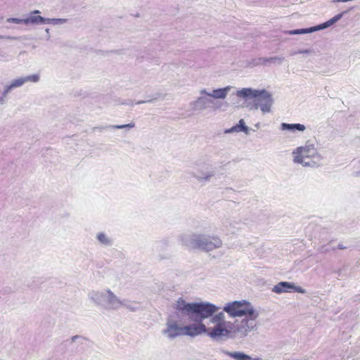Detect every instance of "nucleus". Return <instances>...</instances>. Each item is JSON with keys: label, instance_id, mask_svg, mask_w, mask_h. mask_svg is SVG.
<instances>
[{"label": "nucleus", "instance_id": "nucleus-1", "mask_svg": "<svg viewBox=\"0 0 360 360\" xmlns=\"http://www.w3.org/2000/svg\"><path fill=\"white\" fill-rule=\"evenodd\" d=\"M175 309L191 321H200L212 316L220 307L208 302H186L179 298L175 304Z\"/></svg>", "mask_w": 360, "mask_h": 360}, {"label": "nucleus", "instance_id": "nucleus-2", "mask_svg": "<svg viewBox=\"0 0 360 360\" xmlns=\"http://www.w3.org/2000/svg\"><path fill=\"white\" fill-rule=\"evenodd\" d=\"M236 94L245 100L253 99L252 102L248 103L247 107L250 110L260 109L263 114L270 112L274 103L272 94L266 89L243 88L238 90Z\"/></svg>", "mask_w": 360, "mask_h": 360}, {"label": "nucleus", "instance_id": "nucleus-3", "mask_svg": "<svg viewBox=\"0 0 360 360\" xmlns=\"http://www.w3.org/2000/svg\"><path fill=\"white\" fill-rule=\"evenodd\" d=\"M183 245L198 249L205 252H210L219 248L222 245V240L215 236L205 234H184L181 237Z\"/></svg>", "mask_w": 360, "mask_h": 360}, {"label": "nucleus", "instance_id": "nucleus-4", "mask_svg": "<svg viewBox=\"0 0 360 360\" xmlns=\"http://www.w3.org/2000/svg\"><path fill=\"white\" fill-rule=\"evenodd\" d=\"M259 316V312L254 309L252 311H248L240 321H236L231 327L233 338H243L250 332L257 330L258 328L257 319Z\"/></svg>", "mask_w": 360, "mask_h": 360}, {"label": "nucleus", "instance_id": "nucleus-5", "mask_svg": "<svg viewBox=\"0 0 360 360\" xmlns=\"http://www.w3.org/2000/svg\"><path fill=\"white\" fill-rule=\"evenodd\" d=\"M294 155V162L300 163L304 167H312L315 165V162L308 161L311 158H317L321 159V155L317 153L314 144L308 143L304 146L298 147L292 152Z\"/></svg>", "mask_w": 360, "mask_h": 360}, {"label": "nucleus", "instance_id": "nucleus-6", "mask_svg": "<svg viewBox=\"0 0 360 360\" xmlns=\"http://www.w3.org/2000/svg\"><path fill=\"white\" fill-rule=\"evenodd\" d=\"M89 297L96 305L108 310H114L115 304L118 303L117 296L110 289L105 292L92 291L89 293Z\"/></svg>", "mask_w": 360, "mask_h": 360}, {"label": "nucleus", "instance_id": "nucleus-7", "mask_svg": "<svg viewBox=\"0 0 360 360\" xmlns=\"http://www.w3.org/2000/svg\"><path fill=\"white\" fill-rule=\"evenodd\" d=\"M199 94L200 96L189 103L192 110L202 112L211 108L213 111H215L222 106L220 101H214L210 96H207L206 94H202L201 90Z\"/></svg>", "mask_w": 360, "mask_h": 360}, {"label": "nucleus", "instance_id": "nucleus-8", "mask_svg": "<svg viewBox=\"0 0 360 360\" xmlns=\"http://www.w3.org/2000/svg\"><path fill=\"white\" fill-rule=\"evenodd\" d=\"M254 309L255 307L250 302L243 300L226 303L223 311L226 312L230 317L235 318L242 317L247 314L248 311H252Z\"/></svg>", "mask_w": 360, "mask_h": 360}, {"label": "nucleus", "instance_id": "nucleus-9", "mask_svg": "<svg viewBox=\"0 0 360 360\" xmlns=\"http://www.w3.org/2000/svg\"><path fill=\"white\" fill-rule=\"evenodd\" d=\"M162 334L169 340H174L179 336H184V326H180L176 321L168 319Z\"/></svg>", "mask_w": 360, "mask_h": 360}, {"label": "nucleus", "instance_id": "nucleus-10", "mask_svg": "<svg viewBox=\"0 0 360 360\" xmlns=\"http://www.w3.org/2000/svg\"><path fill=\"white\" fill-rule=\"evenodd\" d=\"M228 325L215 324L213 328H208L206 334L212 340H218L222 338H233L232 336V329L227 328Z\"/></svg>", "mask_w": 360, "mask_h": 360}, {"label": "nucleus", "instance_id": "nucleus-11", "mask_svg": "<svg viewBox=\"0 0 360 360\" xmlns=\"http://www.w3.org/2000/svg\"><path fill=\"white\" fill-rule=\"evenodd\" d=\"M197 323H192L184 326V335L195 337L206 333L208 328L202 323V321H194Z\"/></svg>", "mask_w": 360, "mask_h": 360}, {"label": "nucleus", "instance_id": "nucleus-12", "mask_svg": "<svg viewBox=\"0 0 360 360\" xmlns=\"http://www.w3.org/2000/svg\"><path fill=\"white\" fill-rule=\"evenodd\" d=\"M291 290H293L295 292L302 294L306 292V290L302 287L297 286L293 283H290L287 281L279 282L277 285H274V287L272 289V291L277 294H281L282 292H291Z\"/></svg>", "mask_w": 360, "mask_h": 360}, {"label": "nucleus", "instance_id": "nucleus-13", "mask_svg": "<svg viewBox=\"0 0 360 360\" xmlns=\"http://www.w3.org/2000/svg\"><path fill=\"white\" fill-rule=\"evenodd\" d=\"M210 166L205 165L198 170V173H193V176L200 182H207L214 176V171L209 169Z\"/></svg>", "mask_w": 360, "mask_h": 360}, {"label": "nucleus", "instance_id": "nucleus-14", "mask_svg": "<svg viewBox=\"0 0 360 360\" xmlns=\"http://www.w3.org/2000/svg\"><path fill=\"white\" fill-rule=\"evenodd\" d=\"M231 86H227L224 88L213 89L212 92H208L205 89H201L202 94H206L207 96H210L212 99H224L227 96Z\"/></svg>", "mask_w": 360, "mask_h": 360}, {"label": "nucleus", "instance_id": "nucleus-15", "mask_svg": "<svg viewBox=\"0 0 360 360\" xmlns=\"http://www.w3.org/2000/svg\"><path fill=\"white\" fill-rule=\"evenodd\" d=\"M39 81V75L38 74H34L15 79L12 80L10 84L13 89H15L22 86L26 82H38Z\"/></svg>", "mask_w": 360, "mask_h": 360}, {"label": "nucleus", "instance_id": "nucleus-16", "mask_svg": "<svg viewBox=\"0 0 360 360\" xmlns=\"http://www.w3.org/2000/svg\"><path fill=\"white\" fill-rule=\"evenodd\" d=\"M117 302H118V303L116 302V304H115L114 310H117V309H120L121 307H124L127 309H129L131 311H135L138 310V309H139L138 303L136 302H132V301H130L128 300H122L118 297H117Z\"/></svg>", "mask_w": 360, "mask_h": 360}, {"label": "nucleus", "instance_id": "nucleus-17", "mask_svg": "<svg viewBox=\"0 0 360 360\" xmlns=\"http://www.w3.org/2000/svg\"><path fill=\"white\" fill-rule=\"evenodd\" d=\"M250 131V129L245 125V122L243 119H240L237 124L235 126L226 129L225 133L226 134H231L233 132H240L243 131L246 134H249Z\"/></svg>", "mask_w": 360, "mask_h": 360}, {"label": "nucleus", "instance_id": "nucleus-18", "mask_svg": "<svg viewBox=\"0 0 360 360\" xmlns=\"http://www.w3.org/2000/svg\"><path fill=\"white\" fill-rule=\"evenodd\" d=\"M221 352L235 360H252V357L242 352H229L226 349H221Z\"/></svg>", "mask_w": 360, "mask_h": 360}, {"label": "nucleus", "instance_id": "nucleus-19", "mask_svg": "<svg viewBox=\"0 0 360 360\" xmlns=\"http://www.w3.org/2000/svg\"><path fill=\"white\" fill-rule=\"evenodd\" d=\"M217 311L212 314V316H210V323L213 324H222V325H231L230 322H226L225 321V315L223 311H220L217 313Z\"/></svg>", "mask_w": 360, "mask_h": 360}, {"label": "nucleus", "instance_id": "nucleus-20", "mask_svg": "<svg viewBox=\"0 0 360 360\" xmlns=\"http://www.w3.org/2000/svg\"><path fill=\"white\" fill-rule=\"evenodd\" d=\"M281 130H287L290 131H304L306 129V127L304 124H288V123H282L281 124Z\"/></svg>", "mask_w": 360, "mask_h": 360}, {"label": "nucleus", "instance_id": "nucleus-21", "mask_svg": "<svg viewBox=\"0 0 360 360\" xmlns=\"http://www.w3.org/2000/svg\"><path fill=\"white\" fill-rule=\"evenodd\" d=\"M44 24L46 23V18L40 15H31L24 20V24Z\"/></svg>", "mask_w": 360, "mask_h": 360}, {"label": "nucleus", "instance_id": "nucleus-22", "mask_svg": "<svg viewBox=\"0 0 360 360\" xmlns=\"http://www.w3.org/2000/svg\"><path fill=\"white\" fill-rule=\"evenodd\" d=\"M285 58L281 56H274L269 58H259L260 64H266L267 63H273L276 64H281L284 61Z\"/></svg>", "mask_w": 360, "mask_h": 360}, {"label": "nucleus", "instance_id": "nucleus-23", "mask_svg": "<svg viewBox=\"0 0 360 360\" xmlns=\"http://www.w3.org/2000/svg\"><path fill=\"white\" fill-rule=\"evenodd\" d=\"M314 32H316V29H314V26L311 27L309 28L289 30V31H288V33L290 35H295V34H302L312 33Z\"/></svg>", "mask_w": 360, "mask_h": 360}, {"label": "nucleus", "instance_id": "nucleus-24", "mask_svg": "<svg viewBox=\"0 0 360 360\" xmlns=\"http://www.w3.org/2000/svg\"><path fill=\"white\" fill-rule=\"evenodd\" d=\"M98 240L104 245H111L112 241L103 233H99L96 236Z\"/></svg>", "mask_w": 360, "mask_h": 360}, {"label": "nucleus", "instance_id": "nucleus-25", "mask_svg": "<svg viewBox=\"0 0 360 360\" xmlns=\"http://www.w3.org/2000/svg\"><path fill=\"white\" fill-rule=\"evenodd\" d=\"M68 19L65 18H46V23L52 25H62L66 23Z\"/></svg>", "mask_w": 360, "mask_h": 360}, {"label": "nucleus", "instance_id": "nucleus-26", "mask_svg": "<svg viewBox=\"0 0 360 360\" xmlns=\"http://www.w3.org/2000/svg\"><path fill=\"white\" fill-rule=\"evenodd\" d=\"M335 22L333 18H332L331 19H330L329 20L322 23V24H320L319 25H316V26H314V29H316V31H319V30H323V29H326L330 26H331L332 25H333Z\"/></svg>", "mask_w": 360, "mask_h": 360}, {"label": "nucleus", "instance_id": "nucleus-27", "mask_svg": "<svg viewBox=\"0 0 360 360\" xmlns=\"http://www.w3.org/2000/svg\"><path fill=\"white\" fill-rule=\"evenodd\" d=\"M135 126V124L134 122H131V123H129V124H121V125H110L108 126V128H111V129H132L134 128Z\"/></svg>", "mask_w": 360, "mask_h": 360}, {"label": "nucleus", "instance_id": "nucleus-28", "mask_svg": "<svg viewBox=\"0 0 360 360\" xmlns=\"http://www.w3.org/2000/svg\"><path fill=\"white\" fill-rule=\"evenodd\" d=\"M24 20H25V19H20V18H9L7 19V22L16 23V24L24 23Z\"/></svg>", "mask_w": 360, "mask_h": 360}, {"label": "nucleus", "instance_id": "nucleus-29", "mask_svg": "<svg viewBox=\"0 0 360 360\" xmlns=\"http://www.w3.org/2000/svg\"><path fill=\"white\" fill-rule=\"evenodd\" d=\"M13 89V88L11 86V84H9L8 85H6L4 87V89L2 92L4 96H7V95Z\"/></svg>", "mask_w": 360, "mask_h": 360}, {"label": "nucleus", "instance_id": "nucleus-30", "mask_svg": "<svg viewBox=\"0 0 360 360\" xmlns=\"http://www.w3.org/2000/svg\"><path fill=\"white\" fill-rule=\"evenodd\" d=\"M347 12H348V11H343V12L337 14V15H335L334 17H333V20H334L335 22H338V20H340L342 18V16H343L344 15H345Z\"/></svg>", "mask_w": 360, "mask_h": 360}, {"label": "nucleus", "instance_id": "nucleus-31", "mask_svg": "<svg viewBox=\"0 0 360 360\" xmlns=\"http://www.w3.org/2000/svg\"><path fill=\"white\" fill-rule=\"evenodd\" d=\"M347 12H348V11H343V12L337 14V15H335L334 17H333V20H334L335 22H338V20H340L342 18V16H343L344 15H345Z\"/></svg>", "mask_w": 360, "mask_h": 360}, {"label": "nucleus", "instance_id": "nucleus-32", "mask_svg": "<svg viewBox=\"0 0 360 360\" xmlns=\"http://www.w3.org/2000/svg\"><path fill=\"white\" fill-rule=\"evenodd\" d=\"M347 12H348V11H343V12L337 14V15H335L334 17H333V20H334L335 22H338V20H340L342 18V16H343L344 15H345Z\"/></svg>", "mask_w": 360, "mask_h": 360}, {"label": "nucleus", "instance_id": "nucleus-33", "mask_svg": "<svg viewBox=\"0 0 360 360\" xmlns=\"http://www.w3.org/2000/svg\"><path fill=\"white\" fill-rule=\"evenodd\" d=\"M347 12H348V11H343V12L337 14V15H335L334 17H333V20H334L335 22H338V20H340L342 18V16H343L344 15H345Z\"/></svg>", "mask_w": 360, "mask_h": 360}, {"label": "nucleus", "instance_id": "nucleus-34", "mask_svg": "<svg viewBox=\"0 0 360 360\" xmlns=\"http://www.w3.org/2000/svg\"><path fill=\"white\" fill-rule=\"evenodd\" d=\"M311 51L309 49H305V50H299L297 51H295L290 53L291 56L298 54V53H310Z\"/></svg>", "mask_w": 360, "mask_h": 360}, {"label": "nucleus", "instance_id": "nucleus-35", "mask_svg": "<svg viewBox=\"0 0 360 360\" xmlns=\"http://www.w3.org/2000/svg\"><path fill=\"white\" fill-rule=\"evenodd\" d=\"M6 96H4L3 94L0 97V104H4L6 103Z\"/></svg>", "mask_w": 360, "mask_h": 360}, {"label": "nucleus", "instance_id": "nucleus-36", "mask_svg": "<svg viewBox=\"0 0 360 360\" xmlns=\"http://www.w3.org/2000/svg\"><path fill=\"white\" fill-rule=\"evenodd\" d=\"M328 250L326 248H325V245H323V246H322V247H321V248H319V252H320L324 253V252H328Z\"/></svg>", "mask_w": 360, "mask_h": 360}, {"label": "nucleus", "instance_id": "nucleus-37", "mask_svg": "<svg viewBox=\"0 0 360 360\" xmlns=\"http://www.w3.org/2000/svg\"><path fill=\"white\" fill-rule=\"evenodd\" d=\"M153 100H148V101H139L136 103V104H142V103H150V102H152Z\"/></svg>", "mask_w": 360, "mask_h": 360}, {"label": "nucleus", "instance_id": "nucleus-38", "mask_svg": "<svg viewBox=\"0 0 360 360\" xmlns=\"http://www.w3.org/2000/svg\"><path fill=\"white\" fill-rule=\"evenodd\" d=\"M338 248L340 249V250H345L346 248L345 246H343V245L339 244L338 245Z\"/></svg>", "mask_w": 360, "mask_h": 360}, {"label": "nucleus", "instance_id": "nucleus-39", "mask_svg": "<svg viewBox=\"0 0 360 360\" xmlns=\"http://www.w3.org/2000/svg\"><path fill=\"white\" fill-rule=\"evenodd\" d=\"M45 31H46V32L47 34V39H49V38H50L49 29L46 28Z\"/></svg>", "mask_w": 360, "mask_h": 360}, {"label": "nucleus", "instance_id": "nucleus-40", "mask_svg": "<svg viewBox=\"0 0 360 360\" xmlns=\"http://www.w3.org/2000/svg\"><path fill=\"white\" fill-rule=\"evenodd\" d=\"M79 338V336H78V335H75V336L72 337V342H75V340H76V339H77V338Z\"/></svg>", "mask_w": 360, "mask_h": 360}, {"label": "nucleus", "instance_id": "nucleus-41", "mask_svg": "<svg viewBox=\"0 0 360 360\" xmlns=\"http://www.w3.org/2000/svg\"><path fill=\"white\" fill-rule=\"evenodd\" d=\"M40 13V12H39V11H38V10H35V11H32V12L31 13V14H37V13Z\"/></svg>", "mask_w": 360, "mask_h": 360}, {"label": "nucleus", "instance_id": "nucleus-42", "mask_svg": "<svg viewBox=\"0 0 360 360\" xmlns=\"http://www.w3.org/2000/svg\"><path fill=\"white\" fill-rule=\"evenodd\" d=\"M1 39H10L8 37H1Z\"/></svg>", "mask_w": 360, "mask_h": 360}, {"label": "nucleus", "instance_id": "nucleus-43", "mask_svg": "<svg viewBox=\"0 0 360 360\" xmlns=\"http://www.w3.org/2000/svg\"><path fill=\"white\" fill-rule=\"evenodd\" d=\"M161 246V244H158L157 246H156V248L157 249H159V248Z\"/></svg>", "mask_w": 360, "mask_h": 360}]
</instances>
